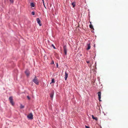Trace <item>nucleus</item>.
Here are the masks:
<instances>
[{
	"label": "nucleus",
	"instance_id": "nucleus-25",
	"mask_svg": "<svg viewBox=\"0 0 128 128\" xmlns=\"http://www.w3.org/2000/svg\"><path fill=\"white\" fill-rule=\"evenodd\" d=\"M92 30H92V32H93V31H92Z\"/></svg>",
	"mask_w": 128,
	"mask_h": 128
},
{
	"label": "nucleus",
	"instance_id": "nucleus-8",
	"mask_svg": "<svg viewBox=\"0 0 128 128\" xmlns=\"http://www.w3.org/2000/svg\"><path fill=\"white\" fill-rule=\"evenodd\" d=\"M25 72L27 76H29L30 73V72L28 70H26Z\"/></svg>",
	"mask_w": 128,
	"mask_h": 128
},
{
	"label": "nucleus",
	"instance_id": "nucleus-3",
	"mask_svg": "<svg viewBox=\"0 0 128 128\" xmlns=\"http://www.w3.org/2000/svg\"><path fill=\"white\" fill-rule=\"evenodd\" d=\"M27 117L30 119H33V115L32 113H30L27 116Z\"/></svg>",
	"mask_w": 128,
	"mask_h": 128
},
{
	"label": "nucleus",
	"instance_id": "nucleus-18",
	"mask_svg": "<svg viewBox=\"0 0 128 128\" xmlns=\"http://www.w3.org/2000/svg\"><path fill=\"white\" fill-rule=\"evenodd\" d=\"M52 46L53 47V48L54 49H56V48L54 46V45L53 44H52Z\"/></svg>",
	"mask_w": 128,
	"mask_h": 128
},
{
	"label": "nucleus",
	"instance_id": "nucleus-4",
	"mask_svg": "<svg viewBox=\"0 0 128 128\" xmlns=\"http://www.w3.org/2000/svg\"><path fill=\"white\" fill-rule=\"evenodd\" d=\"M63 49L65 54L66 55L67 53V49L66 46H63Z\"/></svg>",
	"mask_w": 128,
	"mask_h": 128
},
{
	"label": "nucleus",
	"instance_id": "nucleus-27",
	"mask_svg": "<svg viewBox=\"0 0 128 128\" xmlns=\"http://www.w3.org/2000/svg\"><path fill=\"white\" fill-rule=\"evenodd\" d=\"M42 1L43 2H44V0H42Z\"/></svg>",
	"mask_w": 128,
	"mask_h": 128
},
{
	"label": "nucleus",
	"instance_id": "nucleus-19",
	"mask_svg": "<svg viewBox=\"0 0 128 128\" xmlns=\"http://www.w3.org/2000/svg\"><path fill=\"white\" fill-rule=\"evenodd\" d=\"M10 2L11 3H13V0H10Z\"/></svg>",
	"mask_w": 128,
	"mask_h": 128
},
{
	"label": "nucleus",
	"instance_id": "nucleus-24",
	"mask_svg": "<svg viewBox=\"0 0 128 128\" xmlns=\"http://www.w3.org/2000/svg\"><path fill=\"white\" fill-rule=\"evenodd\" d=\"M43 2V4L44 5V6H45V5H44V2Z\"/></svg>",
	"mask_w": 128,
	"mask_h": 128
},
{
	"label": "nucleus",
	"instance_id": "nucleus-12",
	"mask_svg": "<svg viewBox=\"0 0 128 128\" xmlns=\"http://www.w3.org/2000/svg\"><path fill=\"white\" fill-rule=\"evenodd\" d=\"M92 118L93 119L95 120H98V118L97 117H94L93 115L92 116Z\"/></svg>",
	"mask_w": 128,
	"mask_h": 128
},
{
	"label": "nucleus",
	"instance_id": "nucleus-2",
	"mask_svg": "<svg viewBox=\"0 0 128 128\" xmlns=\"http://www.w3.org/2000/svg\"><path fill=\"white\" fill-rule=\"evenodd\" d=\"M9 100L10 103L13 106L14 105V103L13 101V99L12 96H10L9 98Z\"/></svg>",
	"mask_w": 128,
	"mask_h": 128
},
{
	"label": "nucleus",
	"instance_id": "nucleus-21",
	"mask_svg": "<svg viewBox=\"0 0 128 128\" xmlns=\"http://www.w3.org/2000/svg\"><path fill=\"white\" fill-rule=\"evenodd\" d=\"M54 63V62L53 61H52V62H51L50 63L51 64H53Z\"/></svg>",
	"mask_w": 128,
	"mask_h": 128
},
{
	"label": "nucleus",
	"instance_id": "nucleus-14",
	"mask_svg": "<svg viewBox=\"0 0 128 128\" xmlns=\"http://www.w3.org/2000/svg\"><path fill=\"white\" fill-rule=\"evenodd\" d=\"M54 82H55V81H54V78H53L51 82L50 83V84H51V83H54Z\"/></svg>",
	"mask_w": 128,
	"mask_h": 128
},
{
	"label": "nucleus",
	"instance_id": "nucleus-26",
	"mask_svg": "<svg viewBox=\"0 0 128 128\" xmlns=\"http://www.w3.org/2000/svg\"><path fill=\"white\" fill-rule=\"evenodd\" d=\"M57 66H58V64H57Z\"/></svg>",
	"mask_w": 128,
	"mask_h": 128
},
{
	"label": "nucleus",
	"instance_id": "nucleus-9",
	"mask_svg": "<svg viewBox=\"0 0 128 128\" xmlns=\"http://www.w3.org/2000/svg\"><path fill=\"white\" fill-rule=\"evenodd\" d=\"M68 74L66 72H65V77L64 78L65 80H67V78L68 77Z\"/></svg>",
	"mask_w": 128,
	"mask_h": 128
},
{
	"label": "nucleus",
	"instance_id": "nucleus-10",
	"mask_svg": "<svg viewBox=\"0 0 128 128\" xmlns=\"http://www.w3.org/2000/svg\"><path fill=\"white\" fill-rule=\"evenodd\" d=\"M87 45L88 46V47L87 48V50H90V44H87Z\"/></svg>",
	"mask_w": 128,
	"mask_h": 128
},
{
	"label": "nucleus",
	"instance_id": "nucleus-11",
	"mask_svg": "<svg viewBox=\"0 0 128 128\" xmlns=\"http://www.w3.org/2000/svg\"><path fill=\"white\" fill-rule=\"evenodd\" d=\"M90 22V24L89 26L90 28L91 29H92L93 30H94V29L93 27V26L91 24V22Z\"/></svg>",
	"mask_w": 128,
	"mask_h": 128
},
{
	"label": "nucleus",
	"instance_id": "nucleus-6",
	"mask_svg": "<svg viewBox=\"0 0 128 128\" xmlns=\"http://www.w3.org/2000/svg\"><path fill=\"white\" fill-rule=\"evenodd\" d=\"M36 20L37 22L39 24V26H42V24L40 19L39 18H37Z\"/></svg>",
	"mask_w": 128,
	"mask_h": 128
},
{
	"label": "nucleus",
	"instance_id": "nucleus-16",
	"mask_svg": "<svg viewBox=\"0 0 128 128\" xmlns=\"http://www.w3.org/2000/svg\"><path fill=\"white\" fill-rule=\"evenodd\" d=\"M20 108H24V106H23L22 104H21L20 106Z\"/></svg>",
	"mask_w": 128,
	"mask_h": 128
},
{
	"label": "nucleus",
	"instance_id": "nucleus-23",
	"mask_svg": "<svg viewBox=\"0 0 128 128\" xmlns=\"http://www.w3.org/2000/svg\"><path fill=\"white\" fill-rule=\"evenodd\" d=\"M86 62L88 64L90 63V61H87Z\"/></svg>",
	"mask_w": 128,
	"mask_h": 128
},
{
	"label": "nucleus",
	"instance_id": "nucleus-5",
	"mask_svg": "<svg viewBox=\"0 0 128 128\" xmlns=\"http://www.w3.org/2000/svg\"><path fill=\"white\" fill-rule=\"evenodd\" d=\"M98 98L99 99V100H100V101H101V100H100V99H101V92H99L98 93Z\"/></svg>",
	"mask_w": 128,
	"mask_h": 128
},
{
	"label": "nucleus",
	"instance_id": "nucleus-22",
	"mask_svg": "<svg viewBox=\"0 0 128 128\" xmlns=\"http://www.w3.org/2000/svg\"><path fill=\"white\" fill-rule=\"evenodd\" d=\"M85 128H89V126H85Z\"/></svg>",
	"mask_w": 128,
	"mask_h": 128
},
{
	"label": "nucleus",
	"instance_id": "nucleus-17",
	"mask_svg": "<svg viewBox=\"0 0 128 128\" xmlns=\"http://www.w3.org/2000/svg\"><path fill=\"white\" fill-rule=\"evenodd\" d=\"M31 13L33 15L35 14V12L34 11L32 12Z\"/></svg>",
	"mask_w": 128,
	"mask_h": 128
},
{
	"label": "nucleus",
	"instance_id": "nucleus-7",
	"mask_svg": "<svg viewBox=\"0 0 128 128\" xmlns=\"http://www.w3.org/2000/svg\"><path fill=\"white\" fill-rule=\"evenodd\" d=\"M54 94V91H53L50 94V96L52 100L53 98V96Z\"/></svg>",
	"mask_w": 128,
	"mask_h": 128
},
{
	"label": "nucleus",
	"instance_id": "nucleus-20",
	"mask_svg": "<svg viewBox=\"0 0 128 128\" xmlns=\"http://www.w3.org/2000/svg\"><path fill=\"white\" fill-rule=\"evenodd\" d=\"M27 97L28 98V100H30V97H29V96H27Z\"/></svg>",
	"mask_w": 128,
	"mask_h": 128
},
{
	"label": "nucleus",
	"instance_id": "nucleus-1",
	"mask_svg": "<svg viewBox=\"0 0 128 128\" xmlns=\"http://www.w3.org/2000/svg\"><path fill=\"white\" fill-rule=\"evenodd\" d=\"M32 81L37 85L39 84V81L36 76H35L34 78L32 80Z\"/></svg>",
	"mask_w": 128,
	"mask_h": 128
},
{
	"label": "nucleus",
	"instance_id": "nucleus-15",
	"mask_svg": "<svg viewBox=\"0 0 128 128\" xmlns=\"http://www.w3.org/2000/svg\"><path fill=\"white\" fill-rule=\"evenodd\" d=\"M72 4L73 6V8H74L75 7V4L74 2H72Z\"/></svg>",
	"mask_w": 128,
	"mask_h": 128
},
{
	"label": "nucleus",
	"instance_id": "nucleus-13",
	"mask_svg": "<svg viewBox=\"0 0 128 128\" xmlns=\"http://www.w3.org/2000/svg\"><path fill=\"white\" fill-rule=\"evenodd\" d=\"M30 6L32 7H34V4L33 3H31Z\"/></svg>",
	"mask_w": 128,
	"mask_h": 128
}]
</instances>
